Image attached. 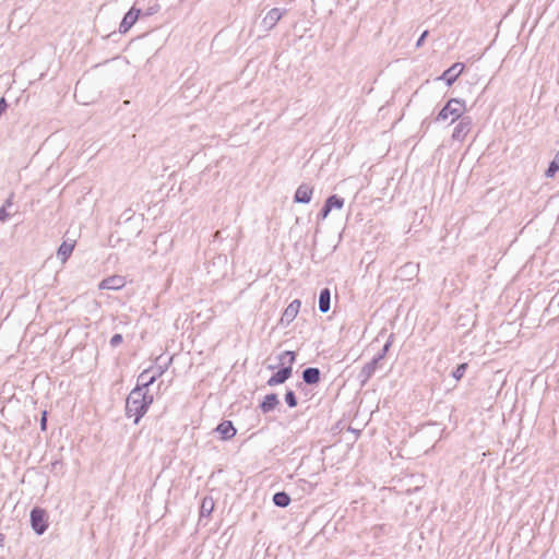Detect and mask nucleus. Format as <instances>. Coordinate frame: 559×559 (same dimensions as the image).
I'll return each mask as SVG.
<instances>
[{
  "mask_svg": "<svg viewBox=\"0 0 559 559\" xmlns=\"http://www.w3.org/2000/svg\"><path fill=\"white\" fill-rule=\"evenodd\" d=\"M330 212H331V209L328 205L323 204L321 211L318 214V219L324 221L329 216Z\"/></svg>",
  "mask_w": 559,
  "mask_h": 559,
  "instance_id": "cd10ccee",
  "label": "nucleus"
},
{
  "mask_svg": "<svg viewBox=\"0 0 559 559\" xmlns=\"http://www.w3.org/2000/svg\"><path fill=\"white\" fill-rule=\"evenodd\" d=\"M160 374L162 371L151 374V369L144 370L139 374L135 388H140L142 391H146L147 388L152 385Z\"/></svg>",
  "mask_w": 559,
  "mask_h": 559,
  "instance_id": "9b49d317",
  "label": "nucleus"
},
{
  "mask_svg": "<svg viewBox=\"0 0 559 559\" xmlns=\"http://www.w3.org/2000/svg\"><path fill=\"white\" fill-rule=\"evenodd\" d=\"M31 525L37 535H43L48 528L47 512L39 507L33 508L31 511Z\"/></svg>",
  "mask_w": 559,
  "mask_h": 559,
  "instance_id": "7ed1b4c3",
  "label": "nucleus"
},
{
  "mask_svg": "<svg viewBox=\"0 0 559 559\" xmlns=\"http://www.w3.org/2000/svg\"><path fill=\"white\" fill-rule=\"evenodd\" d=\"M2 539H3V536H2V535H0V542H1Z\"/></svg>",
  "mask_w": 559,
  "mask_h": 559,
  "instance_id": "473e14b6",
  "label": "nucleus"
},
{
  "mask_svg": "<svg viewBox=\"0 0 559 559\" xmlns=\"http://www.w3.org/2000/svg\"><path fill=\"white\" fill-rule=\"evenodd\" d=\"M8 217H9V213L7 212L4 206H1L0 207V222L7 221Z\"/></svg>",
  "mask_w": 559,
  "mask_h": 559,
  "instance_id": "c85d7f7f",
  "label": "nucleus"
},
{
  "mask_svg": "<svg viewBox=\"0 0 559 559\" xmlns=\"http://www.w3.org/2000/svg\"><path fill=\"white\" fill-rule=\"evenodd\" d=\"M123 341V337L121 334H114L109 341L111 347L119 346Z\"/></svg>",
  "mask_w": 559,
  "mask_h": 559,
  "instance_id": "bb28decb",
  "label": "nucleus"
},
{
  "mask_svg": "<svg viewBox=\"0 0 559 559\" xmlns=\"http://www.w3.org/2000/svg\"><path fill=\"white\" fill-rule=\"evenodd\" d=\"M214 510V500L212 497H204L200 507V518L210 516Z\"/></svg>",
  "mask_w": 559,
  "mask_h": 559,
  "instance_id": "a211bd4d",
  "label": "nucleus"
},
{
  "mask_svg": "<svg viewBox=\"0 0 559 559\" xmlns=\"http://www.w3.org/2000/svg\"><path fill=\"white\" fill-rule=\"evenodd\" d=\"M331 307V292L329 288H323L319 295V310L326 313Z\"/></svg>",
  "mask_w": 559,
  "mask_h": 559,
  "instance_id": "f3484780",
  "label": "nucleus"
},
{
  "mask_svg": "<svg viewBox=\"0 0 559 559\" xmlns=\"http://www.w3.org/2000/svg\"><path fill=\"white\" fill-rule=\"evenodd\" d=\"M153 403V395L147 394L140 388H134L128 395L126 401V415L134 417V424H139L140 419L147 412L148 406Z\"/></svg>",
  "mask_w": 559,
  "mask_h": 559,
  "instance_id": "f257e3e1",
  "label": "nucleus"
},
{
  "mask_svg": "<svg viewBox=\"0 0 559 559\" xmlns=\"http://www.w3.org/2000/svg\"><path fill=\"white\" fill-rule=\"evenodd\" d=\"M285 402L289 407H296L298 402L294 391L287 390L285 393Z\"/></svg>",
  "mask_w": 559,
  "mask_h": 559,
  "instance_id": "a878e982",
  "label": "nucleus"
},
{
  "mask_svg": "<svg viewBox=\"0 0 559 559\" xmlns=\"http://www.w3.org/2000/svg\"><path fill=\"white\" fill-rule=\"evenodd\" d=\"M464 68V63L455 62L441 74L439 80L444 81L448 86H451L463 72Z\"/></svg>",
  "mask_w": 559,
  "mask_h": 559,
  "instance_id": "423d86ee",
  "label": "nucleus"
},
{
  "mask_svg": "<svg viewBox=\"0 0 559 559\" xmlns=\"http://www.w3.org/2000/svg\"><path fill=\"white\" fill-rule=\"evenodd\" d=\"M559 170V151L557 152L555 159L549 163L548 168L546 169L545 176L547 178H551Z\"/></svg>",
  "mask_w": 559,
  "mask_h": 559,
  "instance_id": "5701e85b",
  "label": "nucleus"
},
{
  "mask_svg": "<svg viewBox=\"0 0 559 559\" xmlns=\"http://www.w3.org/2000/svg\"><path fill=\"white\" fill-rule=\"evenodd\" d=\"M467 367L468 365L466 362L457 365V367L452 371V377L455 380H461L465 374Z\"/></svg>",
  "mask_w": 559,
  "mask_h": 559,
  "instance_id": "b1692460",
  "label": "nucleus"
},
{
  "mask_svg": "<svg viewBox=\"0 0 559 559\" xmlns=\"http://www.w3.org/2000/svg\"><path fill=\"white\" fill-rule=\"evenodd\" d=\"M221 435V438L223 440H229L231 439L237 430L234 427L233 423L230 420H224L222 421L215 429Z\"/></svg>",
  "mask_w": 559,
  "mask_h": 559,
  "instance_id": "4468645a",
  "label": "nucleus"
},
{
  "mask_svg": "<svg viewBox=\"0 0 559 559\" xmlns=\"http://www.w3.org/2000/svg\"><path fill=\"white\" fill-rule=\"evenodd\" d=\"M466 110L465 100L460 98H451L447 102V104L442 107L439 114L436 117L437 122L447 121L451 118V123L459 120L464 116Z\"/></svg>",
  "mask_w": 559,
  "mask_h": 559,
  "instance_id": "f03ea898",
  "label": "nucleus"
},
{
  "mask_svg": "<svg viewBox=\"0 0 559 559\" xmlns=\"http://www.w3.org/2000/svg\"><path fill=\"white\" fill-rule=\"evenodd\" d=\"M392 343H393V334H391L389 337H388V341L385 342V344L383 345L382 349L380 353H378L374 357H377L380 361L385 357L386 353L389 352L390 347L392 346Z\"/></svg>",
  "mask_w": 559,
  "mask_h": 559,
  "instance_id": "393cba45",
  "label": "nucleus"
},
{
  "mask_svg": "<svg viewBox=\"0 0 559 559\" xmlns=\"http://www.w3.org/2000/svg\"><path fill=\"white\" fill-rule=\"evenodd\" d=\"M79 86H80V82H78V84L75 86V95L78 94Z\"/></svg>",
  "mask_w": 559,
  "mask_h": 559,
  "instance_id": "2f4dec72",
  "label": "nucleus"
},
{
  "mask_svg": "<svg viewBox=\"0 0 559 559\" xmlns=\"http://www.w3.org/2000/svg\"><path fill=\"white\" fill-rule=\"evenodd\" d=\"M47 413L44 412L43 413V416H41V419H40V427H41V430H46V423H47Z\"/></svg>",
  "mask_w": 559,
  "mask_h": 559,
  "instance_id": "7c9ffc66",
  "label": "nucleus"
},
{
  "mask_svg": "<svg viewBox=\"0 0 559 559\" xmlns=\"http://www.w3.org/2000/svg\"><path fill=\"white\" fill-rule=\"evenodd\" d=\"M428 33H429L428 31H425V32L420 35V37L418 38V40H417V43H416V47H420V46L424 44V41H425L426 37L428 36Z\"/></svg>",
  "mask_w": 559,
  "mask_h": 559,
  "instance_id": "c756f323",
  "label": "nucleus"
},
{
  "mask_svg": "<svg viewBox=\"0 0 559 559\" xmlns=\"http://www.w3.org/2000/svg\"><path fill=\"white\" fill-rule=\"evenodd\" d=\"M73 249L74 245L64 241L60 245L57 255L62 262H66L67 259L71 255Z\"/></svg>",
  "mask_w": 559,
  "mask_h": 559,
  "instance_id": "aec40b11",
  "label": "nucleus"
},
{
  "mask_svg": "<svg viewBox=\"0 0 559 559\" xmlns=\"http://www.w3.org/2000/svg\"><path fill=\"white\" fill-rule=\"evenodd\" d=\"M273 503L280 508H286L290 503V497L285 491H278L273 496Z\"/></svg>",
  "mask_w": 559,
  "mask_h": 559,
  "instance_id": "6ab92c4d",
  "label": "nucleus"
},
{
  "mask_svg": "<svg viewBox=\"0 0 559 559\" xmlns=\"http://www.w3.org/2000/svg\"><path fill=\"white\" fill-rule=\"evenodd\" d=\"M286 12L284 9L273 8L271 9L266 15L263 17L261 22V26L264 31H271L277 22L282 19L283 14Z\"/></svg>",
  "mask_w": 559,
  "mask_h": 559,
  "instance_id": "39448f33",
  "label": "nucleus"
},
{
  "mask_svg": "<svg viewBox=\"0 0 559 559\" xmlns=\"http://www.w3.org/2000/svg\"><path fill=\"white\" fill-rule=\"evenodd\" d=\"M473 126L469 116H463L459 119L457 124L453 129L452 139L454 141L463 142L467 134L471 132Z\"/></svg>",
  "mask_w": 559,
  "mask_h": 559,
  "instance_id": "20e7f679",
  "label": "nucleus"
},
{
  "mask_svg": "<svg viewBox=\"0 0 559 559\" xmlns=\"http://www.w3.org/2000/svg\"><path fill=\"white\" fill-rule=\"evenodd\" d=\"M324 204L328 205L331 209V211L333 209L341 210L344 206V199L336 194H333L325 200Z\"/></svg>",
  "mask_w": 559,
  "mask_h": 559,
  "instance_id": "4be33fe9",
  "label": "nucleus"
},
{
  "mask_svg": "<svg viewBox=\"0 0 559 559\" xmlns=\"http://www.w3.org/2000/svg\"><path fill=\"white\" fill-rule=\"evenodd\" d=\"M280 364L284 366H290L293 367L295 360H296V354L292 350H285L278 355Z\"/></svg>",
  "mask_w": 559,
  "mask_h": 559,
  "instance_id": "412c9836",
  "label": "nucleus"
},
{
  "mask_svg": "<svg viewBox=\"0 0 559 559\" xmlns=\"http://www.w3.org/2000/svg\"><path fill=\"white\" fill-rule=\"evenodd\" d=\"M140 13H141V10L131 8L124 14V16L119 25V32L121 34L127 33L133 26V24L138 21Z\"/></svg>",
  "mask_w": 559,
  "mask_h": 559,
  "instance_id": "9d476101",
  "label": "nucleus"
},
{
  "mask_svg": "<svg viewBox=\"0 0 559 559\" xmlns=\"http://www.w3.org/2000/svg\"><path fill=\"white\" fill-rule=\"evenodd\" d=\"M312 193H313V188L306 183H302L297 188L295 195H294V201L297 203L307 204L311 201Z\"/></svg>",
  "mask_w": 559,
  "mask_h": 559,
  "instance_id": "f8f14e48",
  "label": "nucleus"
},
{
  "mask_svg": "<svg viewBox=\"0 0 559 559\" xmlns=\"http://www.w3.org/2000/svg\"><path fill=\"white\" fill-rule=\"evenodd\" d=\"M293 372V367L290 366H284L281 369H278L273 376H271L266 382L269 386H275L278 384H282L286 382L290 377Z\"/></svg>",
  "mask_w": 559,
  "mask_h": 559,
  "instance_id": "6e6552de",
  "label": "nucleus"
},
{
  "mask_svg": "<svg viewBox=\"0 0 559 559\" xmlns=\"http://www.w3.org/2000/svg\"><path fill=\"white\" fill-rule=\"evenodd\" d=\"M380 360L373 357L371 361L367 362L359 372V379L362 383H366L376 372L379 367Z\"/></svg>",
  "mask_w": 559,
  "mask_h": 559,
  "instance_id": "ddd939ff",
  "label": "nucleus"
},
{
  "mask_svg": "<svg viewBox=\"0 0 559 559\" xmlns=\"http://www.w3.org/2000/svg\"><path fill=\"white\" fill-rule=\"evenodd\" d=\"M321 372L316 367H308L302 371V380L306 384H317L320 381Z\"/></svg>",
  "mask_w": 559,
  "mask_h": 559,
  "instance_id": "dca6fc26",
  "label": "nucleus"
},
{
  "mask_svg": "<svg viewBox=\"0 0 559 559\" xmlns=\"http://www.w3.org/2000/svg\"><path fill=\"white\" fill-rule=\"evenodd\" d=\"M300 306H301V301L299 299H295L293 300L284 310L283 314H282V318H281V323L284 324V325H288L290 324L295 318L297 317L298 312H299V309H300Z\"/></svg>",
  "mask_w": 559,
  "mask_h": 559,
  "instance_id": "0eeeda50",
  "label": "nucleus"
},
{
  "mask_svg": "<svg viewBox=\"0 0 559 559\" xmlns=\"http://www.w3.org/2000/svg\"><path fill=\"white\" fill-rule=\"evenodd\" d=\"M126 285V280L121 275H112L104 278L99 284V289L119 290Z\"/></svg>",
  "mask_w": 559,
  "mask_h": 559,
  "instance_id": "1a4fd4ad",
  "label": "nucleus"
},
{
  "mask_svg": "<svg viewBox=\"0 0 559 559\" xmlns=\"http://www.w3.org/2000/svg\"><path fill=\"white\" fill-rule=\"evenodd\" d=\"M280 404V400L275 393H270L264 396L263 401L260 403V409L263 414H267L275 409V407Z\"/></svg>",
  "mask_w": 559,
  "mask_h": 559,
  "instance_id": "2eb2a0df",
  "label": "nucleus"
}]
</instances>
